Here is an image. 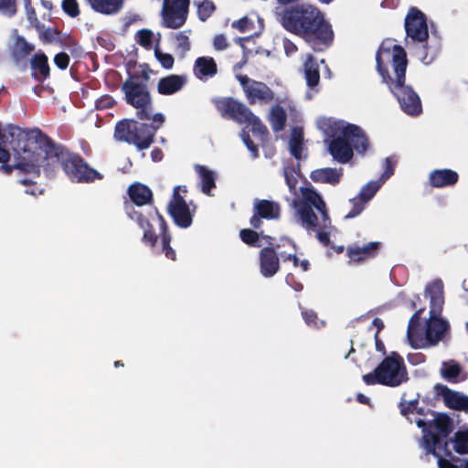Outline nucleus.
I'll list each match as a JSON object with an SVG mask.
<instances>
[{
	"label": "nucleus",
	"instance_id": "1",
	"mask_svg": "<svg viewBox=\"0 0 468 468\" xmlns=\"http://www.w3.org/2000/svg\"><path fill=\"white\" fill-rule=\"evenodd\" d=\"M59 165L62 172L80 176H100L83 160L60 145L47 142L40 145L24 146L14 152L13 164L5 167V173L13 169L25 174H46L55 171Z\"/></svg>",
	"mask_w": 468,
	"mask_h": 468
},
{
	"label": "nucleus",
	"instance_id": "2",
	"mask_svg": "<svg viewBox=\"0 0 468 468\" xmlns=\"http://www.w3.org/2000/svg\"><path fill=\"white\" fill-rule=\"evenodd\" d=\"M377 69L392 93L397 97L401 109L410 115L421 112L419 96L411 88L404 85L407 68L406 52L393 39L384 40L376 57Z\"/></svg>",
	"mask_w": 468,
	"mask_h": 468
},
{
	"label": "nucleus",
	"instance_id": "3",
	"mask_svg": "<svg viewBox=\"0 0 468 468\" xmlns=\"http://www.w3.org/2000/svg\"><path fill=\"white\" fill-rule=\"evenodd\" d=\"M283 27L308 42L328 45L334 37L331 25L315 6L301 5L286 9L281 18Z\"/></svg>",
	"mask_w": 468,
	"mask_h": 468
},
{
	"label": "nucleus",
	"instance_id": "4",
	"mask_svg": "<svg viewBox=\"0 0 468 468\" xmlns=\"http://www.w3.org/2000/svg\"><path fill=\"white\" fill-rule=\"evenodd\" d=\"M319 128L326 136L330 154L341 163H346L352 158V145L359 154L366 153L368 148L367 139L356 125L328 118L319 121Z\"/></svg>",
	"mask_w": 468,
	"mask_h": 468
},
{
	"label": "nucleus",
	"instance_id": "5",
	"mask_svg": "<svg viewBox=\"0 0 468 468\" xmlns=\"http://www.w3.org/2000/svg\"><path fill=\"white\" fill-rule=\"evenodd\" d=\"M216 107L223 117L245 123L242 140L253 157L258 156L257 146H267V128L245 105L231 99L216 101Z\"/></svg>",
	"mask_w": 468,
	"mask_h": 468
},
{
	"label": "nucleus",
	"instance_id": "6",
	"mask_svg": "<svg viewBox=\"0 0 468 468\" xmlns=\"http://www.w3.org/2000/svg\"><path fill=\"white\" fill-rule=\"evenodd\" d=\"M296 214L307 230H316L317 239L324 245L330 244V233L325 229L331 228V218L322 197L313 188L305 187L303 197L293 201Z\"/></svg>",
	"mask_w": 468,
	"mask_h": 468
},
{
	"label": "nucleus",
	"instance_id": "7",
	"mask_svg": "<svg viewBox=\"0 0 468 468\" xmlns=\"http://www.w3.org/2000/svg\"><path fill=\"white\" fill-rule=\"evenodd\" d=\"M431 413L434 417L431 420L426 421L422 419L415 420L417 426L422 429L423 446L427 452L432 455H437V450H439L442 451L444 456L452 457V453L449 448L451 440H448L453 429L452 420L444 413L435 414L434 411Z\"/></svg>",
	"mask_w": 468,
	"mask_h": 468
},
{
	"label": "nucleus",
	"instance_id": "8",
	"mask_svg": "<svg viewBox=\"0 0 468 468\" xmlns=\"http://www.w3.org/2000/svg\"><path fill=\"white\" fill-rule=\"evenodd\" d=\"M409 379L403 358L396 352L386 356L371 373L363 376L367 385L380 384L388 387H398Z\"/></svg>",
	"mask_w": 468,
	"mask_h": 468
},
{
	"label": "nucleus",
	"instance_id": "9",
	"mask_svg": "<svg viewBox=\"0 0 468 468\" xmlns=\"http://www.w3.org/2000/svg\"><path fill=\"white\" fill-rule=\"evenodd\" d=\"M115 135L120 140L136 145L139 149H145L153 143L154 132L144 123L134 120H125L117 124Z\"/></svg>",
	"mask_w": 468,
	"mask_h": 468
},
{
	"label": "nucleus",
	"instance_id": "10",
	"mask_svg": "<svg viewBox=\"0 0 468 468\" xmlns=\"http://www.w3.org/2000/svg\"><path fill=\"white\" fill-rule=\"evenodd\" d=\"M181 191L186 192V187L177 186L174 188L172 198L167 206V212L177 227L186 229L192 225L194 214L180 194Z\"/></svg>",
	"mask_w": 468,
	"mask_h": 468
},
{
	"label": "nucleus",
	"instance_id": "11",
	"mask_svg": "<svg viewBox=\"0 0 468 468\" xmlns=\"http://www.w3.org/2000/svg\"><path fill=\"white\" fill-rule=\"evenodd\" d=\"M122 89L127 101L138 110L139 118L150 119L151 99L146 89L133 81H126Z\"/></svg>",
	"mask_w": 468,
	"mask_h": 468
},
{
	"label": "nucleus",
	"instance_id": "12",
	"mask_svg": "<svg viewBox=\"0 0 468 468\" xmlns=\"http://www.w3.org/2000/svg\"><path fill=\"white\" fill-rule=\"evenodd\" d=\"M189 0H165L163 16L168 27H181L186 18Z\"/></svg>",
	"mask_w": 468,
	"mask_h": 468
},
{
	"label": "nucleus",
	"instance_id": "13",
	"mask_svg": "<svg viewBox=\"0 0 468 468\" xmlns=\"http://www.w3.org/2000/svg\"><path fill=\"white\" fill-rule=\"evenodd\" d=\"M280 213L281 207L278 203L267 199H256L250 224L254 229H260L262 226V219H277L280 218Z\"/></svg>",
	"mask_w": 468,
	"mask_h": 468
},
{
	"label": "nucleus",
	"instance_id": "14",
	"mask_svg": "<svg viewBox=\"0 0 468 468\" xmlns=\"http://www.w3.org/2000/svg\"><path fill=\"white\" fill-rule=\"evenodd\" d=\"M238 80L251 103L269 102L273 99L272 91L264 83L251 80L242 75H239Z\"/></svg>",
	"mask_w": 468,
	"mask_h": 468
},
{
	"label": "nucleus",
	"instance_id": "15",
	"mask_svg": "<svg viewBox=\"0 0 468 468\" xmlns=\"http://www.w3.org/2000/svg\"><path fill=\"white\" fill-rule=\"evenodd\" d=\"M381 247L380 241H370L362 245L356 242L346 247V253L349 258V263L360 264L378 256Z\"/></svg>",
	"mask_w": 468,
	"mask_h": 468
},
{
	"label": "nucleus",
	"instance_id": "16",
	"mask_svg": "<svg viewBox=\"0 0 468 468\" xmlns=\"http://www.w3.org/2000/svg\"><path fill=\"white\" fill-rule=\"evenodd\" d=\"M450 324L441 316L430 315L425 324V341L428 346H437L449 334Z\"/></svg>",
	"mask_w": 468,
	"mask_h": 468
},
{
	"label": "nucleus",
	"instance_id": "17",
	"mask_svg": "<svg viewBox=\"0 0 468 468\" xmlns=\"http://www.w3.org/2000/svg\"><path fill=\"white\" fill-rule=\"evenodd\" d=\"M281 244L262 248L259 253L260 272L265 278L273 277L280 270V259L276 250Z\"/></svg>",
	"mask_w": 468,
	"mask_h": 468
},
{
	"label": "nucleus",
	"instance_id": "18",
	"mask_svg": "<svg viewBox=\"0 0 468 468\" xmlns=\"http://www.w3.org/2000/svg\"><path fill=\"white\" fill-rule=\"evenodd\" d=\"M407 35L412 39L424 41L428 37V27L423 14L411 8L405 20Z\"/></svg>",
	"mask_w": 468,
	"mask_h": 468
},
{
	"label": "nucleus",
	"instance_id": "19",
	"mask_svg": "<svg viewBox=\"0 0 468 468\" xmlns=\"http://www.w3.org/2000/svg\"><path fill=\"white\" fill-rule=\"evenodd\" d=\"M434 390L438 396H441L443 398L446 407L468 413V396L452 390L446 385L441 383L434 386Z\"/></svg>",
	"mask_w": 468,
	"mask_h": 468
},
{
	"label": "nucleus",
	"instance_id": "20",
	"mask_svg": "<svg viewBox=\"0 0 468 468\" xmlns=\"http://www.w3.org/2000/svg\"><path fill=\"white\" fill-rule=\"evenodd\" d=\"M425 292L430 296V315L441 316L444 304L442 281L436 279L427 284Z\"/></svg>",
	"mask_w": 468,
	"mask_h": 468
},
{
	"label": "nucleus",
	"instance_id": "21",
	"mask_svg": "<svg viewBox=\"0 0 468 468\" xmlns=\"http://www.w3.org/2000/svg\"><path fill=\"white\" fill-rule=\"evenodd\" d=\"M424 308L418 309L410 317L407 328V337L412 347L417 348L422 346L420 342H423L422 334L420 332L421 325V314L424 312Z\"/></svg>",
	"mask_w": 468,
	"mask_h": 468
},
{
	"label": "nucleus",
	"instance_id": "22",
	"mask_svg": "<svg viewBox=\"0 0 468 468\" xmlns=\"http://www.w3.org/2000/svg\"><path fill=\"white\" fill-rule=\"evenodd\" d=\"M155 210L158 212V210L154 208L153 211H150L147 216L143 214L135 221L138 226L144 229L142 242L151 248H154L158 241V235L154 232V227L150 222V218H153L154 215L156 217Z\"/></svg>",
	"mask_w": 468,
	"mask_h": 468
},
{
	"label": "nucleus",
	"instance_id": "23",
	"mask_svg": "<svg viewBox=\"0 0 468 468\" xmlns=\"http://www.w3.org/2000/svg\"><path fill=\"white\" fill-rule=\"evenodd\" d=\"M304 74L305 80L310 90L306 92V98L312 99L317 92V89H314L320 80V74L318 65L314 61L311 56L307 57V60L304 63Z\"/></svg>",
	"mask_w": 468,
	"mask_h": 468
},
{
	"label": "nucleus",
	"instance_id": "24",
	"mask_svg": "<svg viewBox=\"0 0 468 468\" xmlns=\"http://www.w3.org/2000/svg\"><path fill=\"white\" fill-rule=\"evenodd\" d=\"M232 27L243 33L258 35L263 29V23L257 14L251 13L240 20L233 22Z\"/></svg>",
	"mask_w": 468,
	"mask_h": 468
},
{
	"label": "nucleus",
	"instance_id": "25",
	"mask_svg": "<svg viewBox=\"0 0 468 468\" xmlns=\"http://www.w3.org/2000/svg\"><path fill=\"white\" fill-rule=\"evenodd\" d=\"M128 195L132 202L138 207L149 204L153 200L151 189L141 183L131 185L128 188Z\"/></svg>",
	"mask_w": 468,
	"mask_h": 468
},
{
	"label": "nucleus",
	"instance_id": "26",
	"mask_svg": "<svg viewBox=\"0 0 468 468\" xmlns=\"http://www.w3.org/2000/svg\"><path fill=\"white\" fill-rule=\"evenodd\" d=\"M156 218L159 221L160 234L162 239V252L169 260L176 261V253L175 250L170 246L172 236L168 230V226L164 217L155 210Z\"/></svg>",
	"mask_w": 468,
	"mask_h": 468
},
{
	"label": "nucleus",
	"instance_id": "27",
	"mask_svg": "<svg viewBox=\"0 0 468 468\" xmlns=\"http://www.w3.org/2000/svg\"><path fill=\"white\" fill-rule=\"evenodd\" d=\"M218 71L214 58L209 57L198 58L194 65V73L199 80H207L213 77Z\"/></svg>",
	"mask_w": 468,
	"mask_h": 468
},
{
	"label": "nucleus",
	"instance_id": "28",
	"mask_svg": "<svg viewBox=\"0 0 468 468\" xmlns=\"http://www.w3.org/2000/svg\"><path fill=\"white\" fill-rule=\"evenodd\" d=\"M185 83L186 79L183 76L170 75L161 79L157 88L161 94L169 95L180 90Z\"/></svg>",
	"mask_w": 468,
	"mask_h": 468
},
{
	"label": "nucleus",
	"instance_id": "29",
	"mask_svg": "<svg viewBox=\"0 0 468 468\" xmlns=\"http://www.w3.org/2000/svg\"><path fill=\"white\" fill-rule=\"evenodd\" d=\"M91 8L104 15H113L118 13L123 4V0H87Z\"/></svg>",
	"mask_w": 468,
	"mask_h": 468
},
{
	"label": "nucleus",
	"instance_id": "30",
	"mask_svg": "<svg viewBox=\"0 0 468 468\" xmlns=\"http://www.w3.org/2000/svg\"><path fill=\"white\" fill-rule=\"evenodd\" d=\"M289 149L296 159H300L303 156L304 147L303 143V131L301 128L297 127L292 130L289 140Z\"/></svg>",
	"mask_w": 468,
	"mask_h": 468
},
{
	"label": "nucleus",
	"instance_id": "31",
	"mask_svg": "<svg viewBox=\"0 0 468 468\" xmlns=\"http://www.w3.org/2000/svg\"><path fill=\"white\" fill-rule=\"evenodd\" d=\"M388 178V177H378L377 180L369 181L362 186L357 196L367 203L380 189Z\"/></svg>",
	"mask_w": 468,
	"mask_h": 468
},
{
	"label": "nucleus",
	"instance_id": "32",
	"mask_svg": "<svg viewBox=\"0 0 468 468\" xmlns=\"http://www.w3.org/2000/svg\"><path fill=\"white\" fill-rule=\"evenodd\" d=\"M34 74L37 78H47L49 74L48 58L43 53H37L31 60Z\"/></svg>",
	"mask_w": 468,
	"mask_h": 468
},
{
	"label": "nucleus",
	"instance_id": "33",
	"mask_svg": "<svg viewBox=\"0 0 468 468\" xmlns=\"http://www.w3.org/2000/svg\"><path fill=\"white\" fill-rule=\"evenodd\" d=\"M462 370L463 368L459 363L450 360L442 363L441 375L444 379L455 383L458 381L457 378L462 373Z\"/></svg>",
	"mask_w": 468,
	"mask_h": 468
},
{
	"label": "nucleus",
	"instance_id": "34",
	"mask_svg": "<svg viewBox=\"0 0 468 468\" xmlns=\"http://www.w3.org/2000/svg\"><path fill=\"white\" fill-rule=\"evenodd\" d=\"M135 37L137 43L146 49H150L153 47L155 48L156 43L159 45L160 42V35H154V32L149 29L138 31Z\"/></svg>",
	"mask_w": 468,
	"mask_h": 468
},
{
	"label": "nucleus",
	"instance_id": "35",
	"mask_svg": "<svg viewBox=\"0 0 468 468\" xmlns=\"http://www.w3.org/2000/svg\"><path fill=\"white\" fill-rule=\"evenodd\" d=\"M269 121L274 131H281L284 128L286 115L282 108L276 106L271 111Z\"/></svg>",
	"mask_w": 468,
	"mask_h": 468
},
{
	"label": "nucleus",
	"instance_id": "36",
	"mask_svg": "<svg viewBox=\"0 0 468 468\" xmlns=\"http://www.w3.org/2000/svg\"><path fill=\"white\" fill-rule=\"evenodd\" d=\"M451 442H454V450L457 453L468 454V430L456 431Z\"/></svg>",
	"mask_w": 468,
	"mask_h": 468
},
{
	"label": "nucleus",
	"instance_id": "37",
	"mask_svg": "<svg viewBox=\"0 0 468 468\" xmlns=\"http://www.w3.org/2000/svg\"><path fill=\"white\" fill-rule=\"evenodd\" d=\"M262 235V231L261 233L257 232L255 229H243L239 231L240 239L247 245L250 247H261L260 237Z\"/></svg>",
	"mask_w": 468,
	"mask_h": 468
},
{
	"label": "nucleus",
	"instance_id": "38",
	"mask_svg": "<svg viewBox=\"0 0 468 468\" xmlns=\"http://www.w3.org/2000/svg\"><path fill=\"white\" fill-rule=\"evenodd\" d=\"M278 244H281V248L282 247L286 248L285 250H281V249L276 250L279 259L282 258V260L283 261H288V259H287L288 254H293V253L297 252V247H296L295 243L288 238L281 239L280 242Z\"/></svg>",
	"mask_w": 468,
	"mask_h": 468
},
{
	"label": "nucleus",
	"instance_id": "39",
	"mask_svg": "<svg viewBox=\"0 0 468 468\" xmlns=\"http://www.w3.org/2000/svg\"><path fill=\"white\" fill-rule=\"evenodd\" d=\"M352 207L350 211L345 216V218H354L357 217L365 208L367 202L364 201L361 197L358 196L351 198L349 200Z\"/></svg>",
	"mask_w": 468,
	"mask_h": 468
},
{
	"label": "nucleus",
	"instance_id": "40",
	"mask_svg": "<svg viewBox=\"0 0 468 468\" xmlns=\"http://www.w3.org/2000/svg\"><path fill=\"white\" fill-rule=\"evenodd\" d=\"M154 55L156 59L165 69H171L174 65V58L168 53H164L160 50L158 44L155 45Z\"/></svg>",
	"mask_w": 468,
	"mask_h": 468
},
{
	"label": "nucleus",
	"instance_id": "41",
	"mask_svg": "<svg viewBox=\"0 0 468 468\" xmlns=\"http://www.w3.org/2000/svg\"><path fill=\"white\" fill-rule=\"evenodd\" d=\"M215 10V5L211 1L205 0L197 6L198 16L201 20L208 18Z\"/></svg>",
	"mask_w": 468,
	"mask_h": 468
},
{
	"label": "nucleus",
	"instance_id": "42",
	"mask_svg": "<svg viewBox=\"0 0 468 468\" xmlns=\"http://www.w3.org/2000/svg\"><path fill=\"white\" fill-rule=\"evenodd\" d=\"M33 50V47L25 39L17 37L14 45V52L17 56H25Z\"/></svg>",
	"mask_w": 468,
	"mask_h": 468
},
{
	"label": "nucleus",
	"instance_id": "43",
	"mask_svg": "<svg viewBox=\"0 0 468 468\" xmlns=\"http://www.w3.org/2000/svg\"><path fill=\"white\" fill-rule=\"evenodd\" d=\"M459 177H430L429 184L433 187L453 186Z\"/></svg>",
	"mask_w": 468,
	"mask_h": 468
},
{
	"label": "nucleus",
	"instance_id": "44",
	"mask_svg": "<svg viewBox=\"0 0 468 468\" xmlns=\"http://www.w3.org/2000/svg\"><path fill=\"white\" fill-rule=\"evenodd\" d=\"M419 404L418 399H412L410 401L402 400L399 403V410L401 415L407 417L409 414L415 412Z\"/></svg>",
	"mask_w": 468,
	"mask_h": 468
},
{
	"label": "nucleus",
	"instance_id": "45",
	"mask_svg": "<svg viewBox=\"0 0 468 468\" xmlns=\"http://www.w3.org/2000/svg\"><path fill=\"white\" fill-rule=\"evenodd\" d=\"M63 10L70 16L79 15V5L76 0H64L62 3Z\"/></svg>",
	"mask_w": 468,
	"mask_h": 468
},
{
	"label": "nucleus",
	"instance_id": "46",
	"mask_svg": "<svg viewBox=\"0 0 468 468\" xmlns=\"http://www.w3.org/2000/svg\"><path fill=\"white\" fill-rule=\"evenodd\" d=\"M201 188L202 192L207 196H213L211 191L216 187L215 177H201Z\"/></svg>",
	"mask_w": 468,
	"mask_h": 468
},
{
	"label": "nucleus",
	"instance_id": "47",
	"mask_svg": "<svg viewBox=\"0 0 468 468\" xmlns=\"http://www.w3.org/2000/svg\"><path fill=\"white\" fill-rule=\"evenodd\" d=\"M0 10L7 15L15 14L16 0H0Z\"/></svg>",
	"mask_w": 468,
	"mask_h": 468
},
{
	"label": "nucleus",
	"instance_id": "48",
	"mask_svg": "<svg viewBox=\"0 0 468 468\" xmlns=\"http://www.w3.org/2000/svg\"><path fill=\"white\" fill-rule=\"evenodd\" d=\"M286 283L292 287L295 292H301L303 289V285L297 280L294 274L288 273L285 277Z\"/></svg>",
	"mask_w": 468,
	"mask_h": 468
},
{
	"label": "nucleus",
	"instance_id": "49",
	"mask_svg": "<svg viewBox=\"0 0 468 468\" xmlns=\"http://www.w3.org/2000/svg\"><path fill=\"white\" fill-rule=\"evenodd\" d=\"M69 62V55L66 53H63V52L58 53L54 58V63L60 69H65L68 67Z\"/></svg>",
	"mask_w": 468,
	"mask_h": 468
},
{
	"label": "nucleus",
	"instance_id": "50",
	"mask_svg": "<svg viewBox=\"0 0 468 468\" xmlns=\"http://www.w3.org/2000/svg\"><path fill=\"white\" fill-rule=\"evenodd\" d=\"M437 455H434L435 457H437L438 459V466L440 468H458V466L454 463H452L450 460L446 459V458H443L442 455L443 452L442 451H439L437 450Z\"/></svg>",
	"mask_w": 468,
	"mask_h": 468
},
{
	"label": "nucleus",
	"instance_id": "51",
	"mask_svg": "<svg viewBox=\"0 0 468 468\" xmlns=\"http://www.w3.org/2000/svg\"><path fill=\"white\" fill-rule=\"evenodd\" d=\"M213 47L218 51H222L227 48L228 41L224 35H217L213 40Z\"/></svg>",
	"mask_w": 468,
	"mask_h": 468
},
{
	"label": "nucleus",
	"instance_id": "52",
	"mask_svg": "<svg viewBox=\"0 0 468 468\" xmlns=\"http://www.w3.org/2000/svg\"><path fill=\"white\" fill-rule=\"evenodd\" d=\"M177 45L180 48L186 51L190 48L188 36L185 32H180L176 35Z\"/></svg>",
	"mask_w": 468,
	"mask_h": 468
},
{
	"label": "nucleus",
	"instance_id": "53",
	"mask_svg": "<svg viewBox=\"0 0 468 468\" xmlns=\"http://www.w3.org/2000/svg\"><path fill=\"white\" fill-rule=\"evenodd\" d=\"M303 318L308 325L316 326L317 324V314L313 310H305L302 313Z\"/></svg>",
	"mask_w": 468,
	"mask_h": 468
},
{
	"label": "nucleus",
	"instance_id": "54",
	"mask_svg": "<svg viewBox=\"0 0 468 468\" xmlns=\"http://www.w3.org/2000/svg\"><path fill=\"white\" fill-rule=\"evenodd\" d=\"M115 101L110 96H102L96 101V107L98 109H107L114 105Z\"/></svg>",
	"mask_w": 468,
	"mask_h": 468
},
{
	"label": "nucleus",
	"instance_id": "55",
	"mask_svg": "<svg viewBox=\"0 0 468 468\" xmlns=\"http://www.w3.org/2000/svg\"><path fill=\"white\" fill-rule=\"evenodd\" d=\"M396 164H397V160L392 158V157L386 158L383 161V166H384V169H385V171H384L385 176H390V175H393L395 173Z\"/></svg>",
	"mask_w": 468,
	"mask_h": 468
},
{
	"label": "nucleus",
	"instance_id": "56",
	"mask_svg": "<svg viewBox=\"0 0 468 468\" xmlns=\"http://www.w3.org/2000/svg\"><path fill=\"white\" fill-rule=\"evenodd\" d=\"M124 209L126 215L133 221H136L144 214L142 211L136 210L133 204L125 203Z\"/></svg>",
	"mask_w": 468,
	"mask_h": 468
},
{
	"label": "nucleus",
	"instance_id": "57",
	"mask_svg": "<svg viewBox=\"0 0 468 468\" xmlns=\"http://www.w3.org/2000/svg\"><path fill=\"white\" fill-rule=\"evenodd\" d=\"M20 183L25 186H32L30 189L26 191L30 195L36 196L37 194L42 193V189H39L38 187L35 186V183L28 177H24L23 179L20 180Z\"/></svg>",
	"mask_w": 468,
	"mask_h": 468
},
{
	"label": "nucleus",
	"instance_id": "58",
	"mask_svg": "<svg viewBox=\"0 0 468 468\" xmlns=\"http://www.w3.org/2000/svg\"><path fill=\"white\" fill-rule=\"evenodd\" d=\"M165 118L162 113H155L153 117L150 116L149 120L153 121V125L150 129L155 133L156 130L165 122Z\"/></svg>",
	"mask_w": 468,
	"mask_h": 468
},
{
	"label": "nucleus",
	"instance_id": "59",
	"mask_svg": "<svg viewBox=\"0 0 468 468\" xmlns=\"http://www.w3.org/2000/svg\"><path fill=\"white\" fill-rule=\"evenodd\" d=\"M195 172L199 176H213L216 171L201 165H195Z\"/></svg>",
	"mask_w": 468,
	"mask_h": 468
},
{
	"label": "nucleus",
	"instance_id": "60",
	"mask_svg": "<svg viewBox=\"0 0 468 468\" xmlns=\"http://www.w3.org/2000/svg\"><path fill=\"white\" fill-rule=\"evenodd\" d=\"M341 177H312L314 182L327 183L333 186L337 185L340 182Z\"/></svg>",
	"mask_w": 468,
	"mask_h": 468
},
{
	"label": "nucleus",
	"instance_id": "61",
	"mask_svg": "<svg viewBox=\"0 0 468 468\" xmlns=\"http://www.w3.org/2000/svg\"><path fill=\"white\" fill-rule=\"evenodd\" d=\"M375 345L377 351L386 354L385 345L383 341L379 338V335H378V334H375Z\"/></svg>",
	"mask_w": 468,
	"mask_h": 468
},
{
	"label": "nucleus",
	"instance_id": "62",
	"mask_svg": "<svg viewBox=\"0 0 468 468\" xmlns=\"http://www.w3.org/2000/svg\"><path fill=\"white\" fill-rule=\"evenodd\" d=\"M372 325L377 328L376 334H378V335H379V333L383 330V328L385 326L384 322L378 317H376L373 319Z\"/></svg>",
	"mask_w": 468,
	"mask_h": 468
},
{
	"label": "nucleus",
	"instance_id": "63",
	"mask_svg": "<svg viewBox=\"0 0 468 468\" xmlns=\"http://www.w3.org/2000/svg\"><path fill=\"white\" fill-rule=\"evenodd\" d=\"M318 176H336L337 173L332 168H323L316 171Z\"/></svg>",
	"mask_w": 468,
	"mask_h": 468
},
{
	"label": "nucleus",
	"instance_id": "64",
	"mask_svg": "<svg viewBox=\"0 0 468 468\" xmlns=\"http://www.w3.org/2000/svg\"><path fill=\"white\" fill-rule=\"evenodd\" d=\"M153 161L157 162L163 158V153L159 149H154L151 153Z\"/></svg>",
	"mask_w": 468,
	"mask_h": 468
}]
</instances>
